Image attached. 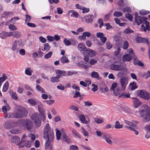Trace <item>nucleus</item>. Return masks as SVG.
Masks as SVG:
<instances>
[{
  "mask_svg": "<svg viewBox=\"0 0 150 150\" xmlns=\"http://www.w3.org/2000/svg\"><path fill=\"white\" fill-rule=\"evenodd\" d=\"M133 32V31L129 28H127L125 30L124 33L126 34L131 33Z\"/></svg>",
  "mask_w": 150,
  "mask_h": 150,
  "instance_id": "nucleus-61",
  "label": "nucleus"
},
{
  "mask_svg": "<svg viewBox=\"0 0 150 150\" xmlns=\"http://www.w3.org/2000/svg\"><path fill=\"white\" fill-rule=\"evenodd\" d=\"M86 48V47L85 45L83 43H79L78 46V49L80 51L83 50Z\"/></svg>",
  "mask_w": 150,
  "mask_h": 150,
  "instance_id": "nucleus-28",
  "label": "nucleus"
},
{
  "mask_svg": "<svg viewBox=\"0 0 150 150\" xmlns=\"http://www.w3.org/2000/svg\"><path fill=\"white\" fill-rule=\"evenodd\" d=\"M37 105H38V109L39 113H41L44 112L43 105L40 101L38 102Z\"/></svg>",
  "mask_w": 150,
  "mask_h": 150,
  "instance_id": "nucleus-20",
  "label": "nucleus"
},
{
  "mask_svg": "<svg viewBox=\"0 0 150 150\" xmlns=\"http://www.w3.org/2000/svg\"><path fill=\"white\" fill-rule=\"evenodd\" d=\"M124 122L126 124L129 125V127H136V125L134 124L132 122L129 121L127 120H125Z\"/></svg>",
  "mask_w": 150,
  "mask_h": 150,
  "instance_id": "nucleus-35",
  "label": "nucleus"
},
{
  "mask_svg": "<svg viewBox=\"0 0 150 150\" xmlns=\"http://www.w3.org/2000/svg\"><path fill=\"white\" fill-rule=\"evenodd\" d=\"M9 29L12 30H15L17 29V27L14 25L11 24L9 25Z\"/></svg>",
  "mask_w": 150,
  "mask_h": 150,
  "instance_id": "nucleus-56",
  "label": "nucleus"
},
{
  "mask_svg": "<svg viewBox=\"0 0 150 150\" xmlns=\"http://www.w3.org/2000/svg\"><path fill=\"white\" fill-rule=\"evenodd\" d=\"M139 13L141 15H145L149 14V12L148 11L142 10L139 11Z\"/></svg>",
  "mask_w": 150,
  "mask_h": 150,
  "instance_id": "nucleus-45",
  "label": "nucleus"
},
{
  "mask_svg": "<svg viewBox=\"0 0 150 150\" xmlns=\"http://www.w3.org/2000/svg\"><path fill=\"white\" fill-rule=\"evenodd\" d=\"M79 117L80 121L83 123L86 124L89 122V120L87 121L86 120L85 116L83 114H81L79 116Z\"/></svg>",
  "mask_w": 150,
  "mask_h": 150,
  "instance_id": "nucleus-18",
  "label": "nucleus"
},
{
  "mask_svg": "<svg viewBox=\"0 0 150 150\" xmlns=\"http://www.w3.org/2000/svg\"><path fill=\"white\" fill-rule=\"evenodd\" d=\"M132 99L133 100V103L134 108H137L142 104V102L137 98L132 97Z\"/></svg>",
  "mask_w": 150,
  "mask_h": 150,
  "instance_id": "nucleus-14",
  "label": "nucleus"
},
{
  "mask_svg": "<svg viewBox=\"0 0 150 150\" xmlns=\"http://www.w3.org/2000/svg\"><path fill=\"white\" fill-rule=\"evenodd\" d=\"M16 112H14L15 118L20 119L26 116L28 113L25 108L19 106Z\"/></svg>",
  "mask_w": 150,
  "mask_h": 150,
  "instance_id": "nucleus-4",
  "label": "nucleus"
},
{
  "mask_svg": "<svg viewBox=\"0 0 150 150\" xmlns=\"http://www.w3.org/2000/svg\"><path fill=\"white\" fill-rule=\"evenodd\" d=\"M33 72V70H31L30 67H28L25 69V73L26 75L30 76L32 75V73Z\"/></svg>",
  "mask_w": 150,
  "mask_h": 150,
  "instance_id": "nucleus-27",
  "label": "nucleus"
},
{
  "mask_svg": "<svg viewBox=\"0 0 150 150\" xmlns=\"http://www.w3.org/2000/svg\"><path fill=\"white\" fill-rule=\"evenodd\" d=\"M122 13L121 12L119 11H115L114 13L113 14L114 16L116 17H120L122 16Z\"/></svg>",
  "mask_w": 150,
  "mask_h": 150,
  "instance_id": "nucleus-52",
  "label": "nucleus"
},
{
  "mask_svg": "<svg viewBox=\"0 0 150 150\" xmlns=\"http://www.w3.org/2000/svg\"><path fill=\"white\" fill-rule=\"evenodd\" d=\"M10 132L12 134H15L18 133L19 131L18 129H13L10 130Z\"/></svg>",
  "mask_w": 150,
  "mask_h": 150,
  "instance_id": "nucleus-59",
  "label": "nucleus"
},
{
  "mask_svg": "<svg viewBox=\"0 0 150 150\" xmlns=\"http://www.w3.org/2000/svg\"><path fill=\"white\" fill-rule=\"evenodd\" d=\"M16 122L15 123L12 121H7L5 122L4 126L5 128L6 129H9L12 127H16L17 126Z\"/></svg>",
  "mask_w": 150,
  "mask_h": 150,
  "instance_id": "nucleus-8",
  "label": "nucleus"
},
{
  "mask_svg": "<svg viewBox=\"0 0 150 150\" xmlns=\"http://www.w3.org/2000/svg\"><path fill=\"white\" fill-rule=\"evenodd\" d=\"M69 13H72V15H71V17H74L75 18H77L79 16V14L76 12L74 11V10H71L69 11Z\"/></svg>",
  "mask_w": 150,
  "mask_h": 150,
  "instance_id": "nucleus-32",
  "label": "nucleus"
},
{
  "mask_svg": "<svg viewBox=\"0 0 150 150\" xmlns=\"http://www.w3.org/2000/svg\"><path fill=\"white\" fill-rule=\"evenodd\" d=\"M12 33L4 31H2L0 33V37L2 39H4L8 37L11 36Z\"/></svg>",
  "mask_w": 150,
  "mask_h": 150,
  "instance_id": "nucleus-15",
  "label": "nucleus"
},
{
  "mask_svg": "<svg viewBox=\"0 0 150 150\" xmlns=\"http://www.w3.org/2000/svg\"><path fill=\"white\" fill-rule=\"evenodd\" d=\"M10 33H12L11 36H13V38H18L21 36L20 33L18 31H15L13 32H10Z\"/></svg>",
  "mask_w": 150,
  "mask_h": 150,
  "instance_id": "nucleus-23",
  "label": "nucleus"
},
{
  "mask_svg": "<svg viewBox=\"0 0 150 150\" xmlns=\"http://www.w3.org/2000/svg\"><path fill=\"white\" fill-rule=\"evenodd\" d=\"M137 86L136 83L133 82L131 83L129 85V88L132 91H133L137 88Z\"/></svg>",
  "mask_w": 150,
  "mask_h": 150,
  "instance_id": "nucleus-21",
  "label": "nucleus"
},
{
  "mask_svg": "<svg viewBox=\"0 0 150 150\" xmlns=\"http://www.w3.org/2000/svg\"><path fill=\"white\" fill-rule=\"evenodd\" d=\"M121 62H129L132 59V57H121Z\"/></svg>",
  "mask_w": 150,
  "mask_h": 150,
  "instance_id": "nucleus-41",
  "label": "nucleus"
},
{
  "mask_svg": "<svg viewBox=\"0 0 150 150\" xmlns=\"http://www.w3.org/2000/svg\"><path fill=\"white\" fill-rule=\"evenodd\" d=\"M94 121L98 124H101L103 122L104 120L103 119H99L98 118H94Z\"/></svg>",
  "mask_w": 150,
  "mask_h": 150,
  "instance_id": "nucleus-47",
  "label": "nucleus"
},
{
  "mask_svg": "<svg viewBox=\"0 0 150 150\" xmlns=\"http://www.w3.org/2000/svg\"><path fill=\"white\" fill-rule=\"evenodd\" d=\"M83 53L84 55L88 56H95L97 54L96 52L90 49L84 50Z\"/></svg>",
  "mask_w": 150,
  "mask_h": 150,
  "instance_id": "nucleus-9",
  "label": "nucleus"
},
{
  "mask_svg": "<svg viewBox=\"0 0 150 150\" xmlns=\"http://www.w3.org/2000/svg\"><path fill=\"white\" fill-rule=\"evenodd\" d=\"M112 10L110 11V12L105 15L104 16V19L105 21H108L109 19L111 14L112 13Z\"/></svg>",
  "mask_w": 150,
  "mask_h": 150,
  "instance_id": "nucleus-39",
  "label": "nucleus"
},
{
  "mask_svg": "<svg viewBox=\"0 0 150 150\" xmlns=\"http://www.w3.org/2000/svg\"><path fill=\"white\" fill-rule=\"evenodd\" d=\"M10 95L11 96V98L15 100H16L18 98L17 95L15 92H12L10 93Z\"/></svg>",
  "mask_w": 150,
  "mask_h": 150,
  "instance_id": "nucleus-49",
  "label": "nucleus"
},
{
  "mask_svg": "<svg viewBox=\"0 0 150 150\" xmlns=\"http://www.w3.org/2000/svg\"><path fill=\"white\" fill-rule=\"evenodd\" d=\"M81 130L83 134L86 137H88L89 136V133L84 128L82 127L81 128Z\"/></svg>",
  "mask_w": 150,
  "mask_h": 150,
  "instance_id": "nucleus-44",
  "label": "nucleus"
},
{
  "mask_svg": "<svg viewBox=\"0 0 150 150\" xmlns=\"http://www.w3.org/2000/svg\"><path fill=\"white\" fill-rule=\"evenodd\" d=\"M81 10H82V13H88L90 10L89 8L83 7Z\"/></svg>",
  "mask_w": 150,
  "mask_h": 150,
  "instance_id": "nucleus-60",
  "label": "nucleus"
},
{
  "mask_svg": "<svg viewBox=\"0 0 150 150\" xmlns=\"http://www.w3.org/2000/svg\"><path fill=\"white\" fill-rule=\"evenodd\" d=\"M50 47L49 44L47 43H46L44 44V50L47 51L49 50Z\"/></svg>",
  "mask_w": 150,
  "mask_h": 150,
  "instance_id": "nucleus-51",
  "label": "nucleus"
},
{
  "mask_svg": "<svg viewBox=\"0 0 150 150\" xmlns=\"http://www.w3.org/2000/svg\"><path fill=\"white\" fill-rule=\"evenodd\" d=\"M139 95L141 98L146 100H148L150 99V94L145 91H140Z\"/></svg>",
  "mask_w": 150,
  "mask_h": 150,
  "instance_id": "nucleus-6",
  "label": "nucleus"
},
{
  "mask_svg": "<svg viewBox=\"0 0 150 150\" xmlns=\"http://www.w3.org/2000/svg\"><path fill=\"white\" fill-rule=\"evenodd\" d=\"M122 125H120L118 121H116L115 123V129H120L122 127Z\"/></svg>",
  "mask_w": 150,
  "mask_h": 150,
  "instance_id": "nucleus-42",
  "label": "nucleus"
},
{
  "mask_svg": "<svg viewBox=\"0 0 150 150\" xmlns=\"http://www.w3.org/2000/svg\"><path fill=\"white\" fill-rule=\"evenodd\" d=\"M120 83L121 86V89L124 91L128 83V80L125 76H123L120 80Z\"/></svg>",
  "mask_w": 150,
  "mask_h": 150,
  "instance_id": "nucleus-7",
  "label": "nucleus"
},
{
  "mask_svg": "<svg viewBox=\"0 0 150 150\" xmlns=\"http://www.w3.org/2000/svg\"><path fill=\"white\" fill-rule=\"evenodd\" d=\"M36 88L38 91H40L41 93H46L45 90L39 85H36Z\"/></svg>",
  "mask_w": 150,
  "mask_h": 150,
  "instance_id": "nucleus-33",
  "label": "nucleus"
},
{
  "mask_svg": "<svg viewBox=\"0 0 150 150\" xmlns=\"http://www.w3.org/2000/svg\"><path fill=\"white\" fill-rule=\"evenodd\" d=\"M61 61L63 63H68L69 62V61L66 57H62Z\"/></svg>",
  "mask_w": 150,
  "mask_h": 150,
  "instance_id": "nucleus-54",
  "label": "nucleus"
},
{
  "mask_svg": "<svg viewBox=\"0 0 150 150\" xmlns=\"http://www.w3.org/2000/svg\"><path fill=\"white\" fill-rule=\"evenodd\" d=\"M28 102L32 105H37L39 101L35 100L33 99H29L28 100Z\"/></svg>",
  "mask_w": 150,
  "mask_h": 150,
  "instance_id": "nucleus-36",
  "label": "nucleus"
},
{
  "mask_svg": "<svg viewBox=\"0 0 150 150\" xmlns=\"http://www.w3.org/2000/svg\"><path fill=\"white\" fill-rule=\"evenodd\" d=\"M106 46L107 49L108 50L110 49L112 47V44L109 41H107L106 42Z\"/></svg>",
  "mask_w": 150,
  "mask_h": 150,
  "instance_id": "nucleus-53",
  "label": "nucleus"
},
{
  "mask_svg": "<svg viewBox=\"0 0 150 150\" xmlns=\"http://www.w3.org/2000/svg\"><path fill=\"white\" fill-rule=\"evenodd\" d=\"M98 23L100 24L99 27L100 28H101L102 26L103 25V20L101 18L98 19Z\"/></svg>",
  "mask_w": 150,
  "mask_h": 150,
  "instance_id": "nucleus-58",
  "label": "nucleus"
},
{
  "mask_svg": "<svg viewBox=\"0 0 150 150\" xmlns=\"http://www.w3.org/2000/svg\"><path fill=\"white\" fill-rule=\"evenodd\" d=\"M70 150H78V147L75 145H72L70 147Z\"/></svg>",
  "mask_w": 150,
  "mask_h": 150,
  "instance_id": "nucleus-64",
  "label": "nucleus"
},
{
  "mask_svg": "<svg viewBox=\"0 0 150 150\" xmlns=\"http://www.w3.org/2000/svg\"><path fill=\"white\" fill-rule=\"evenodd\" d=\"M10 109V107L7 105L6 106H4L2 108L3 112L4 113H6L7 111L9 110Z\"/></svg>",
  "mask_w": 150,
  "mask_h": 150,
  "instance_id": "nucleus-34",
  "label": "nucleus"
},
{
  "mask_svg": "<svg viewBox=\"0 0 150 150\" xmlns=\"http://www.w3.org/2000/svg\"><path fill=\"white\" fill-rule=\"evenodd\" d=\"M73 135L79 139L81 138V136L77 132L75 129H73L72 130Z\"/></svg>",
  "mask_w": 150,
  "mask_h": 150,
  "instance_id": "nucleus-30",
  "label": "nucleus"
},
{
  "mask_svg": "<svg viewBox=\"0 0 150 150\" xmlns=\"http://www.w3.org/2000/svg\"><path fill=\"white\" fill-rule=\"evenodd\" d=\"M43 137L45 139H49V141L52 140L54 138V133L52 129L51 128L49 124L47 123L44 127Z\"/></svg>",
  "mask_w": 150,
  "mask_h": 150,
  "instance_id": "nucleus-2",
  "label": "nucleus"
},
{
  "mask_svg": "<svg viewBox=\"0 0 150 150\" xmlns=\"http://www.w3.org/2000/svg\"><path fill=\"white\" fill-rule=\"evenodd\" d=\"M103 138L105 139L106 142L108 144L112 145V137L111 135L105 134L103 135Z\"/></svg>",
  "mask_w": 150,
  "mask_h": 150,
  "instance_id": "nucleus-11",
  "label": "nucleus"
},
{
  "mask_svg": "<svg viewBox=\"0 0 150 150\" xmlns=\"http://www.w3.org/2000/svg\"><path fill=\"white\" fill-rule=\"evenodd\" d=\"M119 97L122 98H130V94L129 93H124L120 95Z\"/></svg>",
  "mask_w": 150,
  "mask_h": 150,
  "instance_id": "nucleus-46",
  "label": "nucleus"
},
{
  "mask_svg": "<svg viewBox=\"0 0 150 150\" xmlns=\"http://www.w3.org/2000/svg\"><path fill=\"white\" fill-rule=\"evenodd\" d=\"M121 57H114L113 59L115 60V62L110 66V69L112 70L119 71H123L126 69L125 64H122Z\"/></svg>",
  "mask_w": 150,
  "mask_h": 150,
  "instance_id": "nucleus-1",
  "label": "nucleus"
},
{
  "mask_svg": "<svg viewBox=\"0 0 150 150\" xmlns=\"http://www.w3.org/2000/svg\"><path fill=\"white\" fill-rule=\"evenodd\" d=\"M147 18L145 17L139 16L136 18L135 19V22L138 25H139L141 23H143L146 21Z\"/></svg>",
  "mask_w": 150,
  "mask_h": 150,
  "instance_id": "nucleus-12",
  "label": "nucleus"
},
{
  "mask_svg": "<svg viewBox=\"0 0 150 150\" xmlns=\"http://www.w3.org/2000/svg\"><path fill=\"white\" fill-rule=\"evenodd\" d=\"M142 76L146 79L150 77V71H148L144 73L142 75Z\"/></svg>",
  "mask_w": 150,
  "mask_h": 150,
  "instance_id": "nucleus-43",
  "label": "nucleus"
},
{
  "mask_svg": "<svg viewBox=\"0 0 150 150\" xmlns=\"http://www.w3.org/2000/svg\"><path fill=\"white\" fill-rule=\"evenodd\" d=\"M150 111V109L147 108L144 109H141L139 110V112L140 116L142 117H143L146 116Z\"/></svg>",
  "mask_w": 150,
  "mask_h": 150,
  "instance_id": "nucleus-16",
  "label": "nucleus"
},
{
  "mask_svg": "<svg viewBox=\"0 0 150 150\" xmlns=\"http://www.w3.org/2000/svg\"><path fill=\"white\" fill-rule=\"evenodd\" d=\"M20 141V138L17 136L13 137L11 139V142L13 143L16 144L18 143Z\"/></svg>",
  "mask_w": 150,
  "mask_h": 150,
  "instance_id": "nucleus-22",
  "label": "nucleus"
},
{
  "mask_svg": "<svg viewBox=\"0 0 150 150\" xmlns=\"http://www.w3.org/2000/svg\"><path fill=\"white\" fill-rule=\"evenodd\" d=\"M9 87V83L8 81H6L5 83L4 84L3 89L2 91L3 92H6V91Z\"/></svg>",
  "mask_w": 150,
  "mask_h": 150,
  "instance_id": "nucleus-26",
  "label": "nucleus"
},
{
  "mask_svg": "<svg viewBox=\"0 0 150 150\" xmlns=\"http://www.w3.org/2000/svg\"><path fill=\"white\" fill-rule=\"evenodd\" d=\"M125 128H127V129L131 130L134 131L136 135H137L138 134L139 132L138 131L135 130V129L137 128V127L136 125V127H128L127 126H125Z\"/></svg>",
  "mask_w": 150,
  "mask_h": 150,
  "instance_id": "nucleus-31",
  "label": "nucleus"
},
{
  "mask_svg": "<svg viewBox=\"0 0 150 150\" xmlns=\"http://www.w3.org/2000/svg\"><path fill=\"white\" fill-rule=\"evenodd\" d=\"M141 30L144 32H146L147 30L149 31H150V28L149 22L146 21L143 23L141 25Z\"/></svg>",
  "mask_w": 150,
  "mask_h": 150,
  "instance_id": "nucleus-10",
  "label": "nucleus"
},
{
  "mask_svg": "<svg viewBox=\"0 0 150 150\" xmlns=\"http://www.w3.org/2000/svg\"><path fill=\"white\" fill-rule=\"evenodd\" d=\"M143 120L145 122H146L150 120V111L146 116L143 117Z\"/></svg>",
  "mask_w": 150,
  "mask_h": 150,
  "instance_id": "nucleus-38",
  "label": "nucleus"
},
{
  "mask_svg": "<svg viewBox=\"0 0 150 150\" xmlns=\"http://www.w3.org/2000/svg\"><path fill=\"white\" fill-rule=\"evenodd\" d=\"M64 42L66 46H69L71 44V42L68 40L66 38H65L64 40Z\"/></svg>",
  "mask_w": 150,
  "mask_h": 150,
  "instance_id": "nucleus-55",
  "label": "nucleus"
},
{
  "mask_svg": "<svg viewBox=\"0 0 150 150\" xmlns=\"http://www.w3.org/2000/svg\"><path fill=\"white\" fill-rule=\"evenodd\" d=\"M59 78L57 76H52L51 78L50 81L52 82H57L59 81Z\"/></svg>",
  "mask_w": 150,
  "mask_h": 150,
  "instance_id": "nucleus-37",
  "label": "nucleus"
},
{
  "mask_svg": "<svg viewBox=\"0 0 150 150\" xmlns=\"http://www.w3.org/2000/svg\"><path fill=\"white\" fill-rule=\"evenodd\" d=\"M56 130H57L56 132V136L57 139V140H59L60 139L61 134L59 130H58L57 129H56Z\"/></svg>",
  "mask_w": 150,
  "mask_h": 150,
  "instance_id": "nucleus-48",
  "label": "nucleus"
},
{
  "mask_svg": "<svg viewBox=\"0 0 150 150\" xmlns=\"http://www.w3.org/2000/svg\"><path fill=\"white\" fill-rule=\"evenodd\" d=\"M7 77L5 74H3L2 76L0 77V86H1L4 81L7 79Z\"/></svg>",
  "mask_w": 150,
  "mask_h": 150,
  "instance_id": "nucleus-25",
  "label": "nucleus"
},
{
  "mask_svg": "<svg viewBox=\"0 0 150 150\" xmlns=\"http://www.w3.org/2000/svg\"><path fill=\"white\" fill-rule=\"evenodd\" d=\"M97 59H92L89 61V63L91 65H93L95 64L97 62Z\"/></svg>",
  "mask_w": 150,
  "mask_h": 150,
  "instance_id": "nucleus-63",
  "label": "nucleus"
},
{
  "mask_svg": "<svg viewBox=\"0 0 150 150\" xmlns=\"http://www.w3.org/2000/svg\"><path fill=\"white\" fill-rule=\"evenodd\" d=\"M17 125L21 127L26 126L28 130L31 129L33 127L32 121L29 119H23L18 120L16 122Z\"/></svg>",
  "mask_w": 150,
  "mask_h": 150,
  "instance_id": "nucleus-3",
  "label": "nucleus"
},
{
  "mask_svg": "<svg viewBox=\"0 0 150 150\" xmlns=\"http://www.w3.org/2000/svg\"><path fill=\"white\" fill-rule=\"evenodd\" d=\"M123 70V71L118 73L117 76L119 77H121V78L123 76L127 74V70L126 69Z\"/></svg>",
  "mask_w": 150,
  "mask_h": 150,
  "instance_id": "nucleus-29",
  "label": "nucleus"
},
{
  "mask_svg": "<svg viewBox=\"0 0 150 150\" xmlns=\"http://www.w3.org/2000/svg\"><path fill=\"white\" fill-rule=\"evenodd\" d=\"M54 102V100H45L43 101L44 103H46L47 104L49 105H50L53 104Z\"/></svg>",
  "mask_w": 150,
  "mask_h": 150,
  "instance_id": "nucleus-50",
  "label": "nucleus"
},
{
  "mask_svg": "<svg viewBox=\"0 0 150 150\" xmlns=\"http://www.w3.org/2000/svg\"><path fill=\"white\" fill-rule=\"evenodd\" d=\"M91 76L93 78L96 79H99V75L98 73L96 71H93L91 74Z\"/></svg>",
  "mask_w": 150,
  "mask_h": 150,
  "instance_id": "nucleus-24",
  "label": "nucleus"
},
{
  "mask_svg": "<svg viewBox=\"0 0 150 150\" xmlns=\"http://www.w3.org/2000/svg\"><path fill=\"white\" fill-rule=\"evenodd\" d=\"M117 85V83H116L115 82L112 83L110 88V90L114 91L115 89L116 88Z\"/></svg>",
  "mask_w": 150,
  "mask_h": 150,
  "instance_id": "nucleus-62",
  "label": "nucleus"
},
{
  "mask_svg": "<svg viewBox=\"0 0 150 150\" xmlns=\"http://www.w3.org/2000/svg\"><path fill=\"white\" fill-rule=\"evenodd\" d=\"M63 129H62V137L63 138L64 141L67 143H69L70 142L69 138L67 136Z\"/></svg>",
  "mask_w": 150,
  "mask_h": 150,
  "instance_id": "nucleus-19",
  "label": "nucleus"
},
{
  "mask_svg": "<svg viewBox=\"0 0 150 150\" xmlns=\"http://www.w3.org/2000/svg\"><path fill=\"white\" fill-rule=\"evenodd\" d=\"M113 91L114 93L115 96H117L120 94V90L119 88H117Z\"/></svg>",
  "mask_w": 150,
  "mask_h": 150,
  "instance_id": "nucleus-57",
  "label": "nucleus"
},
{
  "mask_svg": "<svg viewBox=\"0 0 150 150\" xmlns=\"http://www.w3.org/2000/svg\"><path fill=\"white\" fill-rule=\"evenodd\" d=\"M55 72L57 74V76L59 78L62 76H64L67 75L65 71L60 70L58 69L56 70L55 71Z\"/></svg>",
  "mask_w": 150,
  "mask_h": 150,
  "instance_id": "nucleus-17",
  "label": "nucleus"
},
{
  "mask_svg": "<svg viewBox=\"0 0 150 150\" xmlns=\"http://www.w3.org/2000/svg\"><path fill=\"white\" fill-rule=\"evenodd\" d=\"M11 49L13 51H17V42L16 40L13 43Z\"/></svg>",
  "mask_w": 150,
  "mask_h": 150,
  "instance_id": "nucleus-40",
  "label": "nucleus"
},
{
  "mask_svg": "<svg viewBox=\"0 0 150 150\" xmlns=\"http://www.w3.org/2000/svg\"><path fill=\"white\" fill-rule=\"evenodd\" d=\"M46 139L47 140L45 142V149L46 150H52V144L51 143L53 141L54 139H53L51 141H49V139Z\"/></svg>",
  "mask_w": 150,
  "mask_h": 150,
  "instance_id": "nucleus-13",
  "label": "nucleus"
},
{
  "mask_svg": "<svg viewBox=\"0 0 150 150\" xmlns=\"http://www.w3.org/2000/svg\"><path fill=\"white\" fill-rule=\"evenodd\" d=\"M31 119L33 121L35 126L38 127L41 124V115L37 112L33 114L30 117Z\"/></svg>",
  "mask_w": 150,
  "mask_h": 150,
  "instance_id": "nucleus-5",
  "label": "nucleus"
}]
</instances>
